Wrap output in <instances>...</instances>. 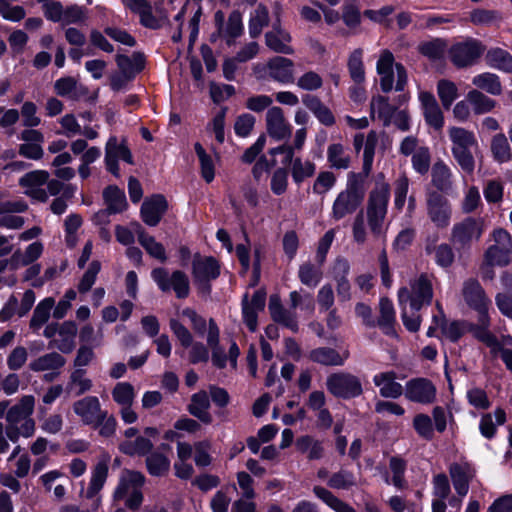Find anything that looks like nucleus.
<instances>
[{"instance_id":"obj_1","label":"nucleus","mask_w":512,"mask_h":512,"mask_svg":"<svg viewBox=\"0 0 512 512\" xmlns=\"http://www.w3.org/2000/svg\"><path fill=\"white\" fill-rule=\"evenodd\" d=\"M364 197L363 176L360 173H349L346 188L337 195L333 202L331 217L335 221H339L352 215L362 205Z\"/></svg>"},{"instance_id":"obj_2","label":"nucleus","mask_w":512,"mask_h":512,"mask_svg":"<svg viewBox=\"0 0 512 512\" xmlns=\"http://www.w3.org/2000/svg\"><path fill=\"white\" fill-rule=\"evenodd\" d=\"M390 190L387 184L377 185L369 193L366 215L370 231L376 237L380 236L387 214Z\"/></svg>"},{"instance_id":"obj_3","label":"nucleus","mask_w":512,"mask_h":512,"mask_svg":"<svg viewBox=\"0 0 512 512\" xmlns=\"http://www.w3.org/2000/svg\"><path fill=\"white\" fill-rule=\"evenodd\" d=\"M486 46L479 40L467 38L453 44L449 50V59L457 68H467L477 63L484 54Z\"/></svg>"},{"instance_id":"obj_4","label":"nucleus","mask_w":512,"mask_h":512,"mask_svg":"<svg viewBox=\"0 0 512 512\" xmlns=\"http://www.w3.org/2000/svg\"><path fill=\"white\" fill-rule=\"evenodd\" d=\"M151 277L162 292L173 290L179 299L188 297L190 283L188 276L183 271L176 270L169 275L165 268L158 267L152 270Z\"/></svg>"},{"instance_id":"obj_5","label":"nucleus","mask_w":512,"mask_h":512,"mask_svg":"<svg viewBox=\"0 0 512 512\" xmlns=\"http://www.w3.org/2000/svg\"><path fill=\"white\" fill-rule=\"evenodd\" d=\"M483 231V219L467 217L454 224L450 240L458 249H467L471 247L473 241H478L481 238Z\"/></svg>"},{"instance_id":"obj_6","label":"nucleus","mask_w":512,"mask_h":512,"mask_svg":"<svg viewBox=\"0 0 512 512\" xmlns=\"http://www.w3.org/2000/svg\"><path fill=\"white\" fill-rule=\"evenodd\" d=\"M328 391L335 397L351 399L360 396L363 388L360 379L350 373H333L326 381Z\"/></svg>"},{"instance_id":"obj_7","label":"nucleus","mask_w":512,"mask_h":512,"mask_svg":"<svg viewBox=\"0 0 512 512\" xmlns=\"http://www.w3.org/2000/svg\"><path fill=\"white\" fill-rule=\"evenodd\" d=\"M492 236L495 244L488 247L485 252L486 264L490 267L505 266L508 264V256L512 252V237L502 228L495 229Z\"/></svg>"},{"instance_id":"obj_8","label":"nucleus","mask_w":512,"mask_h":512,"mask_svg":"<svg viewBox=\"0 0 512 512\" xmlns=\"http://www.w3.org/2000/svg\"><path fill=\"white\" fill-rule=\"evenodd\" d=\"M426 210L429 219L438 228H446L451 219V206L448 199L433 189L426 191Z\"/></svg>"},{"instance_id":"obj_9","label":"nucleus","mask_w":512,"mask_h":512,"mask_svg":"<svg viewBox=\"0 0 512 512\" xmlns=\"http://www.w3.org/2000/svg\"><path fill=\"white\" fill-rule=\"evenodd\" d=\"M462 296L466 304L477 311L478 315L488 313L490 300L478 280L474 278L465 280L462 287Z\"/></svg>"},{"instance_id":"obj_10","label":"nucleus","mask_w":512,"mask_h":512,"mask_svg":"<svg viewBox=\"0 0 512 512\" xmlns=\"http://www.w3.org/2000/svg\"><path fill=\"white\" fill-rule=\"evenodd\" d=\"M405 397L412 402L430 404L436 398V387L426 378H414L406 383Z\"/></svg>"},{"instance_id":"obj_11","label":"nucleus","mask_w":512,"mask_h":512,"mask_svg":"<svg viewBox=\"0 0 512 512\" xmlns=\"http://www.w3.org/2000/svg\"><path fill=\"white\" fill-rule=\"evenodd\" d=\"M73 411L85 425L90 426L98 423L105 416V410L101 409L100 401L96 396H86L75 401Z\"/></svg>"},{"instance_id":"obj_12","label":"nucleus","mask_w":512,"mask_h":512,"mask_svg":"<svg viewBox=\"0 0 512 512\" xmlns=\"http://www.w3.org/2000/svg\"><path fill=\"white\" fill-rule=\"evenodd\" d=\"M168 209L166 198L162 194H154L146 198L141 205V217L148 226H156Z\"/></svg>"},{"instance_id":"obj_13","label":"nucleus","mask_w":512,"mask_h":512,"mask_svg":"<svg viewBox=\"0 0 512 512\" xmlns=\"http://www.w3.org/2000/svg\"><path fill=\"white\" fill-rule=\"evenodd\" d=\"M265 303L266 292L261 289L253 294L251 301L248 300L247 294L242 299L243 320L251 332H255L257 329V314L264 310Z\"/></svg>"},{"instance_id":"obj_14","label":"nucleus","mask_w":512,"mask_h":512,"mask_svg":"<svg viewBox=\"0 0 512 512\" xmlns=\"http://www.w3.org/2000/svg\"><path fill=\"white\" fill-rule=\"evenodd\" d=\"M123 5L132 13L137 14L142 26L149 29H159L163 26L166 17L157 18L152 13V6L147 0H122Z\"/></svg>"},{"instance_id":"obj_15","label":"nucleus","mask_w":512,"mask_h":512,"mask_svg":"<svg viewBox=\"0 0 512 512\" xmlns=\"http://www.w3.org/2000/svg\"><path fill=\"white\" fill-rule=\"evenodd\" d=\"M264 69L274 81L283 84L294 82V63L289 58L275 56L267 62Z\"/></svg>"},{"instance_id":"obj_16","label":"nucleus","mask_w":512,"mask_h":512,"mask_svg":"<svg viewBox=\"0 0 512 512\" xmlns=\"http://www.w3.org/2000/svg\"><path fill=\"white\" fill-rule=\"evenodd\" d=\"M266 126L268 134L276 140H283L291 135L290 125L280 107L274 106L267 111Z\"/></svg>"},{"instance_id":"obj_17","label":"nucleus","mask_w":512,"mask_h":512,"mask_svg":"<svg viewBox=\"0 0 512 512\" xmlns=\"http://www.w3.org/2000/svg\"><path fill=\"white\" fill-rule=\"evenodd\" d=\"M420 101L427 124L435 130H441L444 125V116L434 95L430 92H422Z\"/></svg>"},{"instance_id":"obj_18","label":"nucleus","mask_w":512,"mask_h":512,"mask_svg":"<svg viewBox=\"0 0 512 512\" xmlns=\"http://www.w3.org/2000/svg\"><path fill=\"white\" fill-rule=\"evenodd\" d=\"M194 279H216L220 274V265L214 257H202L195 254L192 263Z\"/></svg>"},{"instance_id":"obj_19","label":"nucleus","mask_w":512,"mask_h":512,"mask_svg":"<svg viewBox=\"0 0 512 512\" xmlns=\"http://www.w3.org/2000/svg\"><path fill=\"white\" fill-rule=\"evenodd\" d=\"M77 325L73 321H65L59 327V336L61 339H52L49 342V348H57L60 352L69 354L75 348V337L77 335Z\"/></svg>"},{"instance_id":"obj_20","label":"nucleus","mask_w":512,"mask_h":512,"mask_svg":"<svg viewBox=\"0 0 512 512\" xmlns=\"http://www.w3.org/2000/svg\"><path fill=\"white\" fill-rule=\"evenodd\" d=\"M394 56L391 51L383 50L377 61V73L380 75V86L383 92L388 93L393 88L394 72H393Z\"/></svg>"},{"instance_id":"obj_21","label":"nucleus","mask_w":512,"mask_h":512,"mask_svg":"<svg viewBox=\"0 0 512 512\" xmlns=\"http://www.w3.org/2000/svg\"><path fill=\"white\" fill-rule=\"evenodd\" d=\"M210 400L206 391L201 390L191 396V401L187 406L188 412L199 419L204 424H211L213 417L209 412Z\"/></svg>"},{"instance_id":"obj_22","label":"nucleus","mask_w":512,"mask_h":512,"mask_svg":"<svg viewBox=\"0 0 512 512\" xmlns=\"http://www.w3.org/2000/svg\"><path fill=\"white\" fill-rule=\"evenodd\" d=\"M431 183L435 191L448 194L453 188L452 173L450 168L443 162L437 161L431 169Z\"/></svg>"},{"instance_id":"obj_23","label":"nucleus","mask_w":512,"mask_h":512,"mask_svg":"<svg viewBox=\"0 0 512 512\" xmlns=\"http://www.w3.org/2000/svg\"><path fill=\"white\" fill-rule=\"evenodd\" d=\"M396 373L393 371L383 372L374 376L373 381L380 387V395L384 398H398L403 393V387L395 381Z\"/></svg>"},{"instance_id":"obj_24","label":"nucleus","mask_w":512,"mask_h":512,"mask_svg":"<svg viewBox=\"0 0 512 512\" xmlns=\"http://www.w3.org/2000/svg\"><path fill=\"white\" fill-rule=\"evenodd\" d=\"M65 364V357L58 352L52 351L31 361L29 369L33 372L60 371Z\"/></svg>"},{"instance_id":"obj_25","label":"nucleus","mask_w":512,"mask_h":512,"mask_svg":"<svg viewBox=\"0 0 512 512\" xmlns=\"http://www.w3.org/2000/svg\"><path fill=\"white\" fill-rule=\"evenodd\" d=\"M145 482V477L141 472L128 471L125 476H122L117 488L114 491V500L120 501L125 499L133 489L142 488Z\"/></svg>"},{"instance_id":"obj_26","label":"nucleus","mask_w":512,"mask_h":512,"mask_svg":"<svg viewBox=\"0 0 512 512\" xmlns=\"http://www.w3.org/2000/svg\"><path fill=\"white\" fill-rule=\"evenodd\" d=\"M449 474L455 491L459 496H465L469 491V482L472 478L468 464L452 463Z\"/></svg>"},{"instance_id":"obj_27","label":"nucleus","mask_w":512,"mask_h":512,"mask_svg":"<svg viewBox=\"0 0 512 512\" xmlns=\"http://www.w3.org/2000/svg\"><path fill=\"white\" fill-rule=\"evenodd\" d=\"M379 314L376 326H378L386 335L396 336L394 328L396 322L395 311L392 302L387 297L380 299Z\"/></svg>"},{"instance_id":"obj_28","label":"nucleus","mask_w":512,"mask_h":512,"mask_svg":"<svg viewBox=\"0 0 512 512\" xmlns=\"http://www.w3.org/2000/svg\"><path fill=\"white\" fill-rule=\"evenodd\" d=\"M437 237L434 239L428 238L425 245L427 254H434L436 263L442 268L450 267L454 262V252L449 244L443 243L436 245Z\"/></svg>"},{"instance_id":"obj_29","label":"nucleus","mask_w":512,"mask_h":512,"mask_svg":"<svg viewBox=\"0 0 512 512\" xmlns=\"http://www.w3.org/2000/svg\"><path fill=\"white\" fill-rule=\"evenodd\" d=\"M138 241L146 252L153 258L164 263L167 261V255L164 246L155 240L153 236L148 235L139 223H135Z\"/></svg>"},{"instance_id":"obj_30","label":"nucleus","mask_w":512,"mask_h":512,"mask_svg":"<svg viewBox=\"0 0 512 512\" xmlns=\"http://www.w3.org/2000/svg\"><path fill=\"white\" fill-rule=\"evenodd\" d=\"M490 325V319L489 315L483 314L478 315V325H476L473 328L474 336L484 344H486L488 347H490L492 350V353H497L501 349V345L496 338L495 335H493L489 330L488 327Z\"/></svg>"},{"instance_id":"obj_31","label":"nucleus","mask_w":512,"mask_h":512,"mask_svg":"<svg viewBox=\"0 0 512 512\" xmlns=\"http://www.w3.org/2000/svg\"><path fill=\"white\" fill-rule=\"evenodd\" d=\"M35 399L31 395L23 396L20 401L12 406L6 414V420L9 424H18L27 419L33 413Z\"/></svg>"},{"instance_id":"obj_32","label":"nucleus","mask_w":512,"mask_h":512,"mask_svg":"<svg viewBox=\"0 0 512 512\" xmlns=\"http://www.w3.org/2000/svg\"><path fill=\"white\" fill-rule=\"evenodd\" d=\"M350 266L346 259L338 258L334 265V277L337 281V294L342 301L350 298V284L347 274Z\"/></svg>"},{"instance_id":"obj_33","label":"nucleus","mask_w":512,"mask_h":512,"mask_svg":"<svg viewBox=\"0 0 512 512\" xmlns=\"http://www.w3.org/2000/svg\"><path fill=\"white\" fill-rule=\"evenodd\" d=\"M448 49V42L443 38H433L428 41L421 42L417 50L424 57L431 61L441 60Z\"/></svg>"},{"instance_id":"obj_34","label":"nucleus","mask_w":512,"mask_h":512,"mask_svg":"<svg viewBox=\"0 0 512 512\" xmlns=\"http://www.w3.org/2000/svg\"><path fill=\"white\" fill-rule=\"evenodd\" d=\"M103 198L109 212L121 213L127 208L125 194L117 186L110 185L103 191Z\"/></svg>"},{"instance_id":"obj_35","label":"nucleus","mask_w":512,"mask_h":512,"mask_svg":"<svg viewBox=\"0 0 512 512\" xmlns=\"http://www.w3.org/2000/svg\"><path fill=\"white\" fill-rule=\"evenodd\" d=\"M309 358L315 363L325 366H340L344 358L333 348L320 347L310 351Z\"/></svg>"},{"instance_id":"obj_36","label":"nucleus","mask_w":512,"mask_h":512,"mask_svg":"<svg viewBox=\"0 0 512 512\" xmlns=\"http://www.w3.org/2000/svg\"><path fill=\"white\" fill-rule=\"evenodd\" d=\"M486 63L506 73L512 72V55L501 48L490 49L485 56Z\"/></svg>"},{"instance_id":"obj_37","label":"nucleus","mask_w":512,"mask_h":512,"mask_svg":"<svg viewBox=\"0 0 512 512\" xmlns=\"http://www.w3.org/2000/svg\"><path fill=\"white\" fill-rule=\"evenodd\" d=\"M291 41L290 34L285 30H279V35L274 32L265 34L266 45L276 53L292 54L293 49L287 43Z\"/></svg>"},{"instance_id":"obj_38","label":"nucleus","mask_w":512,"mask_h":512,"mask_svg":"<svg viewBox=\"0 0 512 512\" xmlns=\"http://www.w3.org/2000/svg\"><path fill=\"white\" fill-rule=\"evenodd\" d=\"M305 138H306V129H304V128L299 129L295 133L293 145L284 144V145L278 146L276 148L270 149L269 153L271 155L284 154L285 158L283 160V164L289 165V164H291V162L293 160L294 150L302 149L304 142H305Z\"/></svg>"},{"instance_id":"obj_39","label":"nucleus","mask_w":512,"mask_h":512,"mask_svg":"<svg viewBox=\"0 0 512 512\" xmlns=\"http://www.w3.org/2000/svg\"><path fill=\"white\" fill-rule=\"evenodd\" d=\"M466 99L471 104L473 112L477 115L488 113L496 106L495 100L489 98L478 89L469 91Z\"/></svg>"},{"instance_id":"obj_40","label":"nucleus","mask_w":512,"mask_h":512,"mask_svg":"<svg viewBox=\"0 0 512 512\" xmlns=\"http://www.w3.org/2000/svg\"><path fill=\"white\" fill-rule=\"evenodd\" d=\"M145 462L149 474L155 477L165 476L170 470V460L159 452H151Z\"/></svg>"},{"instance_id":"obj_41","label":"nucleus","mask_w":512,"mask_h":512,"mask_svg":"<svg viewBox=\"0 0 512 512\" xmlns=\"http://www.w3.org/2000/svg\"><path fill=\"white\" fill-rule=\"evenodd\" d=\"M55 305L52 297H47L38 303L30 320V328L34 331L40 329L48 320Z\"/></svg>"},{"instance_id":"obj_42","label":"nucleus","mask_w":512,"mask_h":512,"mask_svg":"<svg viewBox=\"0 0 512 512\" xmlns=\"http://www.w3.org/2000/svg\"><path fill=\"white\" fill-rule=\"evenodd\" d=\"M85 374V369H75L70 374L69 381L66 386V391L68 393L75 391L76 396L83 395L84 393L90 391L93 384L90 379L84 377Z\"/></svg>"},{"instance_id":"obj_43","label":"nucleus","mask_w":512,"mask_h":512,"mask_svg":"<svg viewBox=\"0 0 512 512\" xmlns=\"http://www.w3.org/2000/svg\"><path fill=\"white\" fill-rule=\"evenodd\" d=\"M473 85L478 89H482L491 95H500L502 93V85L499 77L493 73H482L472 79Z\"/></svg>"},{"instance_id":"obj_44","label":"nucleus","mask_w":512,"mask_h":512,"mask_svg":"<svg viewBox=\"0 0 512 512\" xmlns=\"http://www.w3.org/2000/svg\"><path fill=\"white\" fill-rule=\"evenodd\" d=\"M491 152L493 158L499 163H505L511 160V148L503 133L496 134L492 137Z\"/></svg>"},{"instance_id":"obj_45","label":"nucleus","mask_w":512,"mask_h":512,"mask_svg":"<svg viewBox=\"0 0 512 512\" xmlns=\"http://www.w3.org/2000/svg\"><path fill=\"white\" fill-rule=\"evenodd\" d=\"M269 24V11L263 4H259L249 20V34L257 38L262 29Z\"/></svg>"},{"instance_id":"obj_46","label":"nucleus","mask_w":512,"mask_h":512,"mask_svg":"<svg viewBox=\"0 0 512 512\" xmlns=\"http://www.w3.org/2000/svg\"><path fill=\"white\" fill-rule=\"evenodd\" d=\"M298 277L302 284L308 287H316L322 279L321 265L305 262L299 267Z\"/></svg>"},{"instance_id":"obj_47","label":"nucleus","mask_w":512,"mask_h":512,"mask_svg":"<svg viewBox=\"0 0 512 512\" xmlns=\"http://www.w3.org/2000/svg\"><path fill=\"white\" fill-rule=\"evenodd\" d=\"M363 51L360 48L355 49L348 58V70L351 79L356 84H361L365 81V70L362 61Z\"/></svg>"},{"instance_id":"obj_48","label":"nucleus","mask_w":512,"mask_h":512,"mask_svg":"<svg viewBox=\"0 0 512 512\" xmlns=\"http://www.w3.org/2000/svg\"><path fill=\"white\" fill-rule=\"evenodd\" d=\"M371 114L373 115L375 109H377L378 117L383 120L384 126H389L391 123V119L394 115L395 109L388 102V98L384 96H376L373 97L370 104Z\"/></svg>"},{"instance_id":"obj_49","label":"nucleus","mask_w":512,"mask_h":512,"mask_svg":"<svg viewBox=\"0 0 512 512\" xmlns=\"http://www.w3.org/2000/svg\"><path fill=\"white\" fill-rule=\"evenodd\" d=\"M437 93L444 109H450L452 103L458 97V88L454 82L441 79L437 83Z\"/></svg>"},{"instance_id":"obj_50","label":"nucleus","mask_w":512,"mask_h":512,"mask_svg":"<svg viewBox=\"0 0 512 512\" xmlns=\"http://www.w3.org/2000/svg\"><path fill=\"white\" fill-rule=\"evenodd\" d=\"M108 475V466L104 462H99L92 473L90 485L86 492L87 498H93L103 487Z\"/></svg>"},{"instance_id":"obj_51","label":"nucleus","mask_w":512,"mask_h":512,"mask_svg":"<svg viewBox=\"0 0 512 512\" xmlns=\"http://www.w3.org/2000/svg\"><path fill=\"white\" fill-rule=\"evenodd\" d=\"M449 136L453 143L452 149L471 148L473 145L476 144L474 134L464 128H450Z\"/></svg>"},{"instance_id":"obj_52","label":"nucleus","mask_w":512,"mask_h":512,"mask_svg":"<svg viewBox=\"0 0 512 512\" xmlns=\"http://www.w3.org/2000/svg\"><path fill=\"white\" fill-rule=\"evenodd\" d=\"M292 178L295 183L300 184L315 173V164L311 161H302L300 158L292 160Z\"/></svg>"},{"instance_id":"obj_53","label":"nucleus","mask_w":512,"mask_h":512,"mask_svg":"<svg viewBox=\"0 0 512 512\" xmlns=\"http://www.w3.org/2000/svg\"><path fill=\"white\" fill-rule=\"evenodd\" d=\"M327 158L331 166L336 169H347L350 165V157L345 155L344 147L339 143L328 147Z\"/></svg>"},{"instance_id":"obj_54","label":"nucleus","mask_w":512,"mask_h":512,"mask_svg":"<svg viewBox=\"0 0 512 512\" xmlns=\"http://www.w3.org/2000/svg\"><path fill=\"white\" fill-rule=\"evenodd\" d=\"M328 486L333 489H350L355 486L356 478L354 474L348 470L340 469L338 472L333 473L329 480Z\"/></svg>"},{"instance_id":"obj_55","label":"nucleus","mask_w":512,"mask_h":512,"mask_svg":"<svg viewBox=\"0 0 512 512\" xmlns=\"http://www.w3.org/2000/svg\"><path fill=\"white\" fill-rule=\"evenodd\" d=\"M112 397L121 406L132 405L135 397L134 388L128 382L117 383L112 390Z\"/></svg>"},{"instance_id":"obj_56","label":"nucleus","mask_w":512,"mask_h":512,"mask_svg":"<svg viewBox=\"0 0 512 512\" xmlns=\"http://www.w3.org/2000/svg\"><path fill=\"white\" fill-rule=\"evenodd\" d=\"M502 20L496 10L478 8L470 12V21L475 25H491Z\"/></svg>"},{"instance_id":"obj_57","label":"nucleus","mask_w":512,"mask_h":512,"mask_svg":"<svg viewBox=\"0 0 512 512\" xmlns=\"http://www.w3.org/2000/svg\"><path fill=\"white\" fill-rule=\"evenodd\" d=\"M431 163L430 151L427 147H419L412 155L413 168L421 175L429 171Z\"/></svg>"},{"instance_id":"obj_58","label":"nucleus","mask_w":512,"mask_h":512,"mask_svg":"<svg viewBox=\"0 0 512 512\" xmlns=\"http://www.w3.org/2000/svg\"><path fill=\"white\" fill-rule=\"evenodd\" d=\"M243 25H242V16L241 13L237 10L232 11L228 17L226 33L229 36L227 40V44L233 45L234 39L239 37L242 34Z\"/></svg>"},{"instance_id":"obj_59","label":"nucleus","mask_w":512,"mask_h":512,"mask_svg":"<svg viewBox=\"0 0 512 512\" xmlns=\"http://www.w3.org/2000/svg\"><path fill=\"white\" fill-rule=\"evenodd\" d=\"M413 295L430 304L433 297L432 284L426 275L422 274L412 286Z\"/></svg>"},{"instance_id":"obj_60","label":"nucleus","mask_w":512,"mask_h":512,"mask_svg":"<svg viewBox=\"0 0 512 512\" xmlns=\"http://www.w3.org/2000/svg\"><path fill=\"white\" fill-rule=\"evenodd\" d=\"M87 19L86 9L77 4L67 6L64 9L63 19L61 23L63 26L70 24L83 23Z\"/></svg>"},{"instance_id":"obj_61","label":"nucleus","mask_w":512,"mask_h":512,"mask_svg":"<svg viewBox=\"0 0 512 512\" xmlns=\"http://www.w3.org/2000/svg\"><path fill=\"white\" fill-rule=\"evenodd\" d=\"M100 269L101 264L99 261L94 260L90 263L87 271L84 273L78 284V290L80 293H86L92 288Z\"/></svg>"},{"instance_id":"obj_62","label":"nucleus","mask_w":512,"mask_h":512,"mask_svg":"<svg viewBox=\"0 0 512 512\" xmlns=\"http://www.w3.org/2000/svg\"><path fill=\"white\" fill-rule=\"evenodd\" d=\"M433 320L436 325L440 326L443 334L449 338L452 342L458 341V339L463 335L462 324L458 321H453L450 324H447L444 319H439L438 316H434Z\"/></svg>"},{"instance_id":"obj_63","label":"nucleus","mask_w":512,"mask_h":512,"mask_svg":"<svg viewBox=\"0 0 512 512\" xmlns=\"http://www.w3.org/2000/svg\"><path fill=\"white\" fill-rule=\"evenodd\" d=\"M48 179L49 173L47 171L35 170L22 176L19 180V185L22 187L35 188L46 183Z\"/></svg>"},{"instance_id":"obj_64","label":"nucleus","mask_w":512,"mask_h":512,"mask_svg":"<svg viewBox=\"0 0 512 512\" xmlns=\"http://www.w3.org/2000/svg\"><path fill=\"white\" fill-rule=\"evenodd\" d=\"M336 177L330 171H324L319 173L314 184H313V192L315 194H325L329 191L335 184Z\"/></svg>"}]
</instances>
